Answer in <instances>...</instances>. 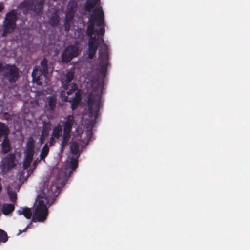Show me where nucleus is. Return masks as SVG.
<instances>
[{"mask_svg": "<svg viewBox=\"0 0 250 250\" xmlns=\"http://www.w3.org/2000/svg\"><path fill=\"white\" fill-rule=\"evenodd\" d=\"M37 1L35 4L34 10L36 11H41L43 9V5L45 0H35Z\"/></svg>", "mask_w": 250, "mask_h": 250, "instance_id": "obj_24", "label": "nucleus"}, {"mask_svg": "<svg viewBox=\"0 0 250 250\" xmlns=\"http://www.w3.org/2000/svg\"><path fill=\"white\" fill-rule=\"evenodd\" d=\"M71 103V107L73 110H75L78 107L80 101L72 99L69 101Z\"/></svg>", "mask_w": 250, "mask_h": 250, "instance_id": "obj_28", "label": "nucleus"}, {"mask_svg": "<svg viewBox=\"0 0 250 250\" xmlns=\"http://www.w3.org/2000/svg\"><path fill=\"white\" fill-rule=\"evenodd\" d=\"M64 101H68V97L67 96L65 97L64 99Z\"/></svg>", "mask_w": 250, "mask_h": 250, "instance_id": "obj_40", "label": "nucleus"}, {"mask_svg": "<svg viewBox=\"0 0 250 250\" xmlns=\"http://www.w3.org/2000/svg\"><path fill=\"white\" fill-rule=\"evenodd\" d=\"M4 9V6L2 3H0V12Z\"/></svg>", "mask_w": 250, "mask_h": 250, "instance_id": "obj_37", "label": "nucleus"}, {"mask_svg": "<svg viewBox=\"0 0 250 250\" xmlns=\"http://www.w3.org/2000/svg\"><path fill=\"white\" fill-rule=\"evenodd\" d=\"M78 158H71L70 162L69 167L72 170H75L78 167Z\"/></svg>", "mask_w": 250, "mask_h": 250, "instance_id": "obj_26", "label": "nucleus"}, {"mask_svg": "<svg viewBox=\"0 0 250 250\" xmlns=\"http://www.w3.org/2000/svg\"><path fill=\"white\" fill-rule=\"evenodd\" d=\"M34 165H36V163L35 162L34 163Z\"/></svg>", "mask_w": 250, "mask_h": 250, "instance_id": "obj_41", "label": "nucleus"}, {"mask_svg": "<svg viewBox=\"0 0 250 250\" xmlns=\"http://www.w3.org/2000/svg\"><path fill=\"white\" fill-rule=\"evenodd\" d=\"M59 23V20L57 17H52L50 19V24L52 26H57Z\"/></svg>", "mask_w": 250, "mask_h": 250, "instance_id": "obj_32", "label": "nucleus"}, {"mask_svg": "<svg viewBox=\"0 0 250 250\" xmlns=\"http://www.w3.org/2000/svg\"><path fill=\"white\" fill-rule=\"evenodd\" d=\"M62 126L60 125H58L53 128L51 135L54 136L56 139H59L62 135Z\"/></svg>", "mask_w": 250, "mask_h": 250, "instance_id": "obj_21", "label": "nucleus"}, {"mask_svg": "<svg viewBox=\"0 0 250 250\" xmlns=\"http://www.w3.org/2000/svg\"><path fill=\"white\" fill-rule=\"evenodd\" d=\"M8 240L7 233L0 229V242L5 243Z\"/></svg>", "mask_w": 250, "mask_h": 250, "instance_id": "obj_27", "label": "nucleus"}, {"mask_svg": "<svg viewBox=\"0 0 250 250\" xmlns=\"http://www.w3.org/2000/svg\"><path fill=\"white\" fill-rule=\"evenodd\" d=\"M18 18L15 10L13 9L6 14L3 22V30L1 34L2 37H6L13 32L16 27Z\"/></svg>", "mask_w": 250, "mask_h": 250, "instance_id": "obj_4", "label": "nucleus"}, {"mask_svg": "<svg viewBox=\"0 0 250 250\" xmlns=\"http://www.w3.org/2000/svg\"><path fill=\"white\" fill-rule=\"evenodd\" d=\"M64 123L73 126L74 123L73 116L72 115H68L66 118V121Z\"/></svg>", "mask_w": 250, "mask_h": 250, "instance_id": "obj_29", "label": "nucleus"}, {"mask_svg": "<svg viewBox=\"0 0 250 250\" xmlns=\"http://www.w3.org/2000/svg\"><path fill=\"white\" fill-rule=\"evenodd\" d=\"M15 209L14 205L4 203L2 207V212L3 214L7 215L12 213Z\"/></svg>", "mask_w": 250, "mask_h": 250, "instance_id": "obj_14", "label": "nucleus"}, {"mask_svg": "<svg viewBox=\"0 0 250 250\" xmlns=\"http://www.w3.org/2000/svg\"><path fill=\"white\" fill-rule=\"evenodd\" d=\"M101 95L94 92H91L88 97L87 107L88 116L96 120L98 117L99 110L102 106L101 104Z\"/></svg>", "mask_w": 250, "mask_h": 250, "instance_id": "obj_3", "label": "nucleus"}, {"mask_svg": "<svg viewBox=\"0 0 250 250\" xmlns=\"http://www.w3.org/2000/svg\"><path fill=\"white\" fill-rule=\"evenodd\" d=\"M68 17H66L64 23V27L66 31H69L70 29V25L67 20Z\"/></svg>", "mask_w": 250, "mask_h": 250, "instance_id": "obj_34", "label": "nucleus"}, {"mask_svg": "<svg viewBox=\"0 0 250 250\" xmlns=\"http://www.w3.org/2000/svg\"><path fill=\"white\" fill-rule=\"evenodd\" d=\"M8 194L9 196L10 200L12 202H15L17 199L16 194L12 191H8Z\"/></svg>", "mask_w": 250, "mask_h": 250, "instance_id": "obj_30", "label": "nucleus"}, {"mask_svg": "<svg viewBox=\"0 0 250 250\" xmlns=\"http://www.w3.org/2000/svg\"><path fill=\"white\" fill-rule=\"evenodd\" d=\"M3 66H3V65L0 63V72H2V70L3 68Z\"/></svg>", "mask_w": 250, "mask_h": 250, "instance_id": "obj_39", "label": "nucleus"}, {"mask_svg": "<svg viewBox=\"0 0 250 250\" xmlns=\"http://www.w3.org/2000/svg\"><path fill=\"white\" fill-rule=\"evenodd\" d=\"M9 129L7 125L0 122V137L3 136L4 138L8 137Z\"/></svg>", "mask_w": 250, "mask_h": 250, "instance_id": "obj_17", "label": "nucleus"}, {"mask_svg": "<svg viewBox=\"0 0 250 250\" xmlns=\"http://www.w3.org/2000/svg\"><path fill=\"white\" fill-rule=\"evenodd\" d=\"M34 145L35 141L32 137L28 139L26 143L27 149L26 153H34Z\"/></svg>", "mask_w": 250, "mask_h": 250, "instance_id": "obj_19", "label": "nucleus"}, {"mask_svg": "<svg viewBox=\"0 0 250 250\" xmlns=\"http://www.w3.org/2000/svg\"><path fill=\"white\" fill-rule=\"evenodd\" d=\"M15 159L14 154H9L3 159L2 164L0 166L3 172H7L16 166Z\"/></svg>", "mask_w": 250, "mask_h": 250, "instance_id": "obj_9", "label": "nucleus"}, {"mask_svg": "<svg viewBox=\"0 0 250 250\" xmlns=\"http://www.w3.org/2000/svg\"><path fill=\"white\" fill-rule=\"evenodd\" d=\"M74 77V72L73 71H67L64 78L62 79V84L64 87V91L68 95L72 94L78 88L76 83H69Z\"/></svg>", "mask_w": 250, "mask_h": 250, "instance_id": "obj_6", "label": "nucleus"}, {"mask_svg": "<svg viewBox=\"0 0 250 250\" xmlns=\"http://www.w3.org/2000/svg\"><path fill=\"white\" fill-rule=\"evenodd\" d=\"M85 33L84 29L78 28L74 32L75 37L80 41H82L84 38Z\"/></svg>", "mask_w": 250, "mask_h": 250, "instance_id": "obj_20", "label": "nucleus"}, {"mask_svg": "<svg viewBox=\"0 0 250 250\" xmlns=\"http://www.w3.org/2000/svg\"><path fill=\"white\" fill-rule=\"evenodd\" d=\"M57 99L54 96H49L47 98V103L45 107L47 111L53 112L56 106Z\"/></svg>", "mask_w": 250, "mask_h": 250, "instance_id": "obj_11", "label": "nucleus"}, {"mask_svg": "<svg viewBox=\"0 0 250 250\" xmlns=\"http://www.w3.org/2000/svg\"><path fill=\"white\" fill-rule=\"evenodd\" d=\"M74 92H75V96L72 98L73 99L75 100H79V101L81 100V93L80 91V90H78V89L76 90Z\"/></svg>", "mask_w": 250, "mask_h": 250, "instance_id": "obj_33", "label": "nucleus"}, {"mask_svg": "<svg viewBox=\"0 0 250 250\" xmlns=\"http://www.w3.org/2000/svg\"><path fill=\"white\" fill-rule=\"evenodd\" d=\"M41 67L40 70L35 68L32 73L33 80L38 82L42 75H45L48 73L47 61L44 58L41 62Z\"/></svg>", "mask_w": 250, "mask_h": 250, "instance_id": "obj_8", "label": "nucleus"}, {"mask_svg": "<svg viewBox=\"0 0 250 250\" xmlns=\"http://www.w3.org/2000/svg\"><path fill=\"white\" fill-rule=\"evenodd\" d=\"M17 212L18 214L23 215L27 219H30L32 214L31 208L28 207L21 208Z\"/></svg>", "mask_w": 250, "mask_h": 250, "instance_id": "obj_15", "label": "nucleus"}, {"mask_svg": "<svg viewBox=\"0 0 250 250\" xmlns=\"http://www.w3.org/2000/svg\"><path fill=\"white\" fill-rule=\"evenodd\" d=\"M3 79L10 83L16 82L19 78V69L15 65L6 64L2 70Z\"/></svg>", "mask_w": 250, "mask_h": 250, "instance_id": "obj_5", "label": "nucleus"}, {"mask_svg": "<svg viewBox=\"0 0 250 250\" xmlns=\"http://www.w3.org/2000/svg\"><path fill=\"white\" fill-rule=\"evenodd\" d=\"M2 152L3 154H6L11 149V146L8 137L4 138L3 141L1 144Z\"/></svg>", "mask_w": 250, "mask_h": 250, "instance_id": "obj_12", "label": "nucleus"}, {"mask_svg": "<svg viewBox=\"0 0 250 250\" xmlns=\"http://www.w3.org/2000/svg\"><path fill=\"white\" fill-rule=\"evenodd\" d=\"M79 54V47L77 45H69L62 52V60L64 62H70L73 58L77 57Z\"/></svg>", "mask_w": 250, "mask_h": 250, "instance_id": "obj_7", "label": "nucleus"}, {"mask_svg": "<svg viewBox=\"0 0 250 250\" xmlns=\"http://www.w3.org/2000/svg\"><path fill=\"white\" fill-rule=\"evenodd\" d=\"M100 2V0H87L85 3L84 9L87 12H90Z\"/></svg>", "mask_w": 250, "mask_h": 250, "instance_id": "obj_13", "label": "nucleus"}, {"mask_svg": "<svg viewBox=\"0 0 250 250\" xmlns=\"http://www.w3.org/2000/svg\"><path fill=\"white\" fill-rule=\"evenodd\" d=\"M49 151V148L47 143H46L41 151L40 154V158L42 160L44 159L47 156Z\"/></svg>", "mask_w": 250, "mask_h": 250, "instance_id": "obj_23", "label": "nucleus"}, {"mask_svg": "<svg viewBox=\"0 0 250 250\" xmlns=\"http://www.w3.org/2000/svg\"><path fill=\"white\" fill-rule=\"evenodd\" d=\"M55 137L53 136H51L49 140V146H52L55 143Z\"/></svg>", "mask_w": 250, "mask_h": 250, "instance_id": "obj_35", "label": "nucleus"}, {"mask_svg": "<svg viewBox=\"0 0 250 250\" xmlns=\"http://www.w3.org/2000/svg\"><path fill=\"white\" fill-rule=\"evenodd\" d=\"M58 188L52 184L49 188L42 190V194L38 196V203L35 208L32 218L33 222H44L48 215L47 205L50 206L55 200Z\"/></svg>", "mask_w": 250, "mask_h": 250, "instance_id": "obj_2", "label": "nucleus"}, {"mask_svg": "<svg viewBox=\"0 0 250 250\" xmlns=\"http://www.w3.org/2000/svg\"><path fill=\"white\" fill-rule=\"evenodd\" d=\"M19 7L23 10L24 14H26L29 10L33 11L36 13H39L41 12L34 10L35 4L33 0H24L19 4Z\"/></svg>", "mask_w": 250, "mask_h": 250, "instance_id": "obj_10", "label": "nucleus"}, {"mask_svg": "<svg viewBox=\"0 0 250 250\" xmlns=\"http://www.w3.org/2000/svg\"><path fill=\"white\" fill-rule=\"evenodd\" d=\"M44 139V138L43 137H42V136H41V137H40V142H41V144H42L43 143Z\"/></svg>", "mask_w": 250, "mask_h": 250, "instance_id": "obj_38", "label": "nucleus"}, {"mask_svg": "<svg viewBox=\"0 0 250 250\" xmlns=\"http://www.w3.org/2000/svg\"><path fill=\"white\" fill-rule=\"evenodd\" d=\"M72 127L73 126H72L70 125H67V124L64 123V124H63L64 128H63V132L70 133L71 131V129L72 128Z\"/></svg>", "mask_w": 250, "mask_h": 250, "instance_id": "obj_31", "label": "nucleus"}, {"mask_svg": "<svg viewBox=\"0 0 250 250\" xmlns=\"http://www.w3.org/2000/svg\"><path fill=\"white\" fill-rule=\"evenodd\" d=\"M101 82L98 76L94 77L91 80V86L94 90H98L101 86Z\"/></svg>", "mask_w": 250, "mask_h": 250, "instance_id": "obj_22", "label": "nucleus"}, {"mask_svg": "<svg viewBox=\"0 0 250 250\" xmlns=\"http://www.w3.org/2000/svg\"><path fill=\"white\" fill-rule=\"evenodd\" d=\"M33 153L26 152L25 158L23 163V168L24 169H27L30 167L33 160Z\"/></svg>", "mask_w": 250, "mask_h": 250, "instance_id": "obj_16", "label": "nucleus"}, {"mask_svg": "<svg viewBox=\"0 0 250 250\" xmlns=\"http://www.w3.org/2000/svg\"><path fill=\"white\" fill-rule=\"evenodd\" d=\"M79 144L76 142H73L70 146V151L72 154L76 155L79 152Z\"/></svg>", "mask_w": 250, "mask_h": 250, "instance_id": "obj_25", "label": "nucleus"}, {"mask_svg": "<svg viewBox=\"0 0 250 250\" xmlns=\"http://www.w3.org/2000/svg\"><path fill=\"white\" fill-rule=\"evenodd\" d=\"M70 138V133L63 132L62 140L61 144L62 151H63L64 147L67 146Z\"/></svg>", "mask_w": 250, "mask_h": 250, "instance_id": "obj_18", "label": "nucleus"}, {"mask_svg": "<svg viewBox=\"0 0 250 250\" xmlns=\"http://www.w3.org/2000/svg\"><path fill=\"white\" fill-rule=\"evenodd\" d=\"M104 14L101 7H97L92 11L89 18L86 35L89 37L88 41V57L93 59L98 47L103 45L100 50V73L105 76L108 65V46L105 43L103 36L105 33Z\"/></svg>", "mask_w": 250, "mask_h": 250, "instance_id": "obj_1", "label": "nucleus"}, {"mask_svg": "<svg viewBox=\"0 0 250 250\" xmlns=\"http://www.w3.org/2000/svg\"><path fill=\"white\" fill-rule=\"evenodd\" d=\"M29 227V225H28L23 230H19V233H18V234H21L22 232H25V231H26L27 228Z\"/></svg>", "mask_w": 250, "mask_h": 250, "instance_id": "obj_36", "label": "nucleus"}]
</instances>
